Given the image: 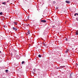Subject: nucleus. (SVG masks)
Here are the masks:
<instances>
[{"mask_svg": "<svg viewBox=\"0 0 78 78\" xmlns=\"http://www.w3.org/2000/svg\"><path fill=\"white\" fill-rule=\"evenodd\" d=\"M75 77V74L73 73H71L70 76V78H73Z\"/></svg>", "mask_w": 78, "mask_h": 78, "instance_id": "1", "label": "nucleus"}, {"mask_svg": "<svg viewBox=\"0 0 78 78\" xmlns=\"http://www.w3.org/2000/svg\"><path fill=\"white\" fill-rule=\"evenodd\" d=\"M12 28L14 30H15V31H17V28L16 27H13Z\"/></svg>", "mask_w": 78, "mask_h": 78, "instance_id": "2", "label": "nucleus"}, {"mask_svg": "<svg viewBox=\"0 0 78 78\" xmlns=\"http://www.w3.org/2000/svg\"><path fill=\"white\" fill-rule=\"evenodd\" d=\"M66 3H68V4H69L70 3V1H66Z\"/></svg>", "mask_w": 78, "mask_h": 78, "instance_id": "3", "label": "nucleus"}, {"mask_svg": "<svg viewBox=\"0 0 78 78\" xmlns=\"http://www.w3.org/2000/svg\"><path fill=\"white\" fill-rule=\"evenodd\" d=\"M41 22H43V23H45L46 22L45 20H41Z\"/></svg>", "mask_w": 78, "mask_h": 78, "instance_id": "4", "label": "nucleus"}, {"mask_svg": "<svg viewBox=\"0 0 78 78\" xmlns=\"http://www.w3.org/2000/svg\"><path fill=\"white\" fill-rule=\"evenodd\" d=\"M76 35H78V31H77L76 32Z\"/></svg>", "mask_w": 78, "mask_h": 78, "instance_id": "5", "label": "nucleus"}, {"mask_svg": "<svg viewBox=\"0 0 78 78\" xmlns=\"http://www.w3.org/2000/svg\"><path fill=\"white\" fill-rule=\"evenodd\" d=\"M2 4H3V5H6V2H2Z\"/></svg>", "mask_w": 78, "mask_h": 78, "instance_id": "6", "label": "nucleus"}, {"mask_svg": "<svg viewBox=\"0 0 78 78\" xmlns=\"http://www.w3.org/2000/svg\"><path fill=\"white\" fill-rule=\"evenodd\" d=\"M76 15H77V16H78V13H76L74 14V16H76Z\"/></svg>", "mask_w": 78, "mask_h": 78, "instance_id": "7", "label": "nucleus"}, {"mask_svg": "<svg viewBox=\"0 0 78 78\" xmlns=\"http://www.w3.org/2000/svg\"><path fill=\"white\" fill-rule=\"evenodd\" d=\"M65 66H60V68H63Z\"/></svg>", "mask_w": 78, "mask_h": 78, "instance_id": "8", "label": "nucleus"}, {"mask_svg": "<svg viewBox=\"0 0 78 78\" xmlns=\"http://www.w3.org/2000/svg\"><path fill=\"white\" fill-rule=\"evenodd\" d=\"M38 57H39V58H41V55H38Z\"/></svg>", "mask_w": 78, "mask_h": 78, "instance_id": "9", "label": "nucleus"}, {"mask_svg": "<svg viewBox=\"0 0 78 78\" xmlns=\"http://www.w3.org/2000/svg\"><path fill=\"white\" fill-rule=\"evenodd\" d=\"M3 13L2 12H0V15H2Z\"/></svg>", "mask_w": 78, "mask_h": 78, "instance_id": "10", "label": "nucleus"}, {"mask_svg": "<svg viewBox=\"0 0 78 78\" xmlns=\"http://www.w3.org/2000/svg\"><path fill=\"white\" fill-rule=\"evenodd\" d=\"M53 4H55V3H56V2H55V1H53Z\"/></svg>", "mask_w": 78, "mask_h": 78, "instance_id": "11", "label": "nucleus"}, {"mask_svg": "<svg viewBox=\"0 0 78 78\" xmlns=\"http://www.w3.org/2000/svg\"><path fill=\"white\" fill-rule=\"evenodd\" d=\"M5 72H8V69H7V70H5Z\"/></svg>", "mask_w": 78, "mask_h": 78, "instance_id": "12", "label": "nucleus"}, {"mask_svg": "<svg viewBox=\"0 0 78 78\" xmlns=\"http://www.w3.org/2000/svg\"><path fill=\"white\" fill-rule=\"evenodd\" d=\"M24 63V61H23L22 62V64H23V63Z\"/></svg>", "mask_w": 78, "mask_h": 78, "instance_id": "13", "label": "nucleus"}, {"mask_svg": "<svg viewBox=\"0 0 78 78\" xmlns=\"http://www.w3.org/2000/svg\"><path fill=\"white\" fill-rule=\"evenodd\" d=\"M27 33L28 34H30V31H28V32Z\"/></svg>", "mask_w": 78, "mask_h": 78, "instance_id": "14", "label": "nucleus"}, {"mask_svg": "<svg viewBox=\"0 0 78 78\" xmlns=\"http://www.w3.org/2000/svg\"><path fill=\"white\" fill-rule=\"evenodd\" d=\"M27 20H29V16L27 17Z\"/></svg>", "mask_w": 78, "mask_h": 78, "instance_id": "15", "label": "nucleus"}, {"mask_svg": "<svg viewBox=\"0 0 78 78\" xmlns=\"http://www.w3.org/2000/svg\"><path fill=\"white\" fill-rule=\"evenodd\" d=\"M43 45H44V46L45 47H46V45H45V44H43Z\"/></svg>", "mask_w": 78, "mask_h": 78, "instance_id": "16", "label": "nucleus"}, {"mask_svg": "<svg viewBox=\"0 0 78 78\" xmlns=\"http://www.w3.org/2000/svg\"><path fill=\"white\" fill-rule=\"evenodd\" d=\"M76 20H77V21H78V18H76Z\"/></svg>", "mask_w": 78, "mask_h": 78, "instance_id": "17", "label": "nucleus"}, {"mask_svg": "<svg viewBox=\"0 0 78 78\" xmlns=\"http://www.w3.org/2000/svg\"><path fill=\"white\" fill-rule=\"evenodd\" d=\"M58 9V7H56V9Z\"/></svg>", "mask_w": 78, "mask_h": 78, "instance_id": "18", "label": "nucleus"}, {"mask_svg": "<svg viewBox=\"0 0 78 78\" xmlns=\"http://www.w3.org/2000/svg\"><path fill=\"white\" fill-rule=\"evenodd\" d=\"M36 69H34V72H35V70Z\"/></svg>", "mask_w": 78, "mask_h": 78, "instance_id": "19", "label": "nucleus"}, {"mask_svg": "<svg viewBox=\"0 0 78 78\" xmlns=\"http://www.w3.org/2000/svg\"><path fill=\"white\" fill-rule=\"evenodd\" d=\"M66 41H68L67 38H66Z\"/></svg>", "mask_w": 78, "mask_h": 78, "instance_id": "20", "label": "nucleus"}, {"mask_svg": "<svg viewBox=\"0 0 78 78\" xmlns=\"http://www.w3.org/2000/svg\"><path fill=\"white\" fill-rule=\"evenodd\" d=\"M67 52H68L67 51H65L66 53H67Z\"/></svg>", "mask_w": 78, "mask_h": 78, "instance_id": "21", "label": "nucleus"}, {"mask_svg": "<svg viewBox=\"0 0 78 78\" xmlns=\"http://www.w3.org/2000/svg\"><path fill=\"white\" fill-rule=\"evenodd\" d=\"M32 73L33 74H34V72H33L32 71Z\"/></svg>", "mask_w": 78, "mask_h": 78, "instance_id": "22", "label": "nucleus"}, {"mask_svg": "<svg viewBox=\"0 0 78 78\" xmlns=\"http://www.w3.org/2000/svg\"><path fill=\"white\" fill-rule=\"evenodd\" d=\"M66 51H67L68 52L69 51V49H67Z\"/></svg>", "mask_w": 78, "mask_h": 78, "instance_id": "23", "label": "nucleus"}, {"mask_svg": "<svg viewBox=\"0 0 78 78\" xmlns=\"http://www.w3.org/2000/svg\"><path fill=\"white\" fill-rule=\"evenodd\" d=\"M26 26H29V25H28V24L27 25V24H26Z\"/></svg>", "mask_w": 78, "mask_h": 78, "instance_id": "24", "label": "nucleus"}, {"mask_svg": "<svg viewBox=\"0 0 78 78\" xmlns=\"http://www.w3.org/2000/svg\"><path fill=\"white\" fill-rule=\"evenodd\" d=\"M15 24H16V25H17V23H15Z\"/></svg>", "mask_w": 78, "mask_h": 78, "instance_id": "25", "label": "nucleus"}, {"mask_svg": "<svg viewBox=\"0 0 78 78\" xmlns=\"http://www.w3.org/2000/svg\"><path fill=\"white\" fill-rule=\"evenodd\" d=\"M4 28H5V26H4Z\"/></svg>", "mask_w": 78, "mask_h": 78, "instance_id": "26", "label": "nucleus"}, {"mask_svg": "<svg viewBox=\"0 0 78 78\" xmlns=\"http://www.w3.org/2000/svg\"><path fill=\"white\" fill-rule=\"evenodd\" d=\"M0 53H2V52L0 51Z\"/></svg>", "mask_w": 78, "mask_h": 78, "instance_id": "27", "label": "nucleus"}, {"mask_svg": "<svg viewBox=\"0 0 78 78\" xmlns=\"http://www.w3.org/2000/svg\"><path fill=\"white\" fill-rule=\"evenodd\" d=\"M43 45H44V44H45V43H43Z\"/></svg>", "mask_w": 78, "mask_h": 78, "instance_id": "28", "label": "nucleus"}, {"mask_svg": "<svg viewBox=\"0 0 78 78\" xmlns=\"http://www.w3.org/2000/svg\"><path fill=\"white\" fill-rule=\"evenodd\" d=\"M76 65H78V64H76Z\"/></svg>", "mask_w": 78, "mask_h": 78, "instance_id": "29", "label": "nucleus"}, {"mask_svg": "<svg viewBox=\"0 0 78 78\" xmlns=\"http://www.w3.org/2000/svg\"><path fill=\"white\" fill-rule=\"evenodd\" d=\"M9 2V1H7V2Z\"/></svg>", "mask_w": 78, "mask_h": 78, "instance_id": "30", "label": "nucleus"}]
</instances>
